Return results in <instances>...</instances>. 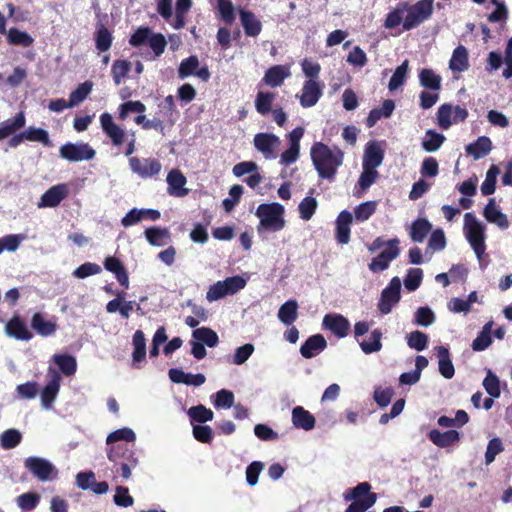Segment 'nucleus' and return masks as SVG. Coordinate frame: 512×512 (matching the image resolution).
<instances>
[{"label": "nucleus", "instance_id": "nucleus-22", "mask_svg": "<svg viewBox=\"0 0 512 512\" xmlns=\"http://www.w3.org/2000/svg\"><path fill=\"white\" fill-rule=\"evenodd\" d=\"M326 347L327 341L325 337L322 334H315L302 344L300 353L304 358L310 359L325 350Z\"/></svg>", "mask_w": 512, "mask_h": 512}, {"label": "nucleus", "instance_id": "nucleus-17", "mask_svg": "<svg viewBox=\"0 0 512 512\" xmlns=\"http://www.w3.org/2000/svg\"><path fill=\"white\" fill-rule=\"evenodd\" d=\"M322 325L338 338L346 337L350 330L348 319L341 314H326Z\"/></svg>", "mask_w": 512, "mask_h": 512}, {"label": "nucleus", "instance_id": "nucleus-7", "mask_svg": "<svg viewBox=\"0 0 512 512\" xmlns=\"http://www.w3.org/2000/svg\"><path fill=\"white\" fill-rule=\"evenodd\" d=\"M434 10V0H419L413 5L408 4L407 15L403 20V29L406 31L418 27L428 20Z\"/></svg>", "mask_w": 512, "mask_h": 512}, {"label": "nucleus", "instance_id": "nucleus-60", "mask_svg": "<svg viewBox=\"0 0 512 512\" xmlns=\"http://www.w3.org/2000/svg\"><path fill=\"white\" fill-rule=\"evenodd\" d=\"M217 8L224 23L231 25L235 22V9L230 0H217Z\"/></svg>", "mask_w": 512, "mask_h": 512}, {"label": "nucleus", "instance_id": "nucleus-48", "mask_svg": "<svg viewBox=\"0 0 512 512\" xmlns=\"http://www.w3.org/2000/svg\"><path fill=\"white\" fill-rule=\"evenodd\" d=\"M491 328L492 322H488L484 325L482 331L472 342L471 347L474 351H483L491 345Z\"/></svg>", "mask_w": 512, "mask_h": 512}, {"label": "nucleus", "instance_id": "nucleus-58", "mask_svg": "<svg viewBox=\"0 0 512 512\" xmlns=\"http://www.w3.org/2000/svg\"><path fill=\"white\" fill-rule=\"evenodd\" d=\"M22 440L21 433L16 429L5 430L0 438L1 447L5 450L15 448Z\"/></svg>", "mask_w": 512, "mask_h": 512}, {"label": "nucleus", "instance_id": "nucleus-10", "mask_svg": "<svg viewBox=\"0 0 512 512\" xmlns=\"http://www.w3.org/2000/svg\"><path fill=\"white\" fill-rule=\"evenodd\" d=\"M24 466L38 480L45 482L57 476V470L51 462L46 459L31 456L25 459Z\"/></svg>", "mask_w": 512, "mask_h": 512}, {"label": "nucleus", "instance_id": "nucleus-64", "mask_svg": "<svg viewBox=\"0 0 512 512\" xmlns=\"http://www.w3.org/2000/svg\"><path fill=\"white\" fill-rule=\"evenodd\" d=\"M376 208V201H366L359 204L354 210L355 219L360 222L368 220L375 213Z\"/></svg>", "mask_w": 512, "mask_h": 512}, {"label": "nucleus", "instance_id": "nucleus-54", "mask_svg": "<svg viewBox=\"0 0 512 512\" xmlns=\"http://www.w3.org/2000/svg\"><path fill=\"white\" fill-rule=\"evenodd\" d=\"M452 113H453V106L451 104L444 103L439 106V108L437 110V114H436L437 125L442 130H448L452 126V124H453V121L451 119Z\"/></svg>", "mask_w": 512, "mask_h": 512}, {"label": "nucleus", "instance_id": "nucleus-55", "mask_svg": "<svg viewBox=\"0 0 512 512\" xmlns=\"http://www.w3.org/2000/svg\"><path fill=\"white\" fill-rule=\"evenodd\" d=\"M382 332L380 329H375L370 334V341H362L360 347L365 354L378 352L382 348L381 343Z\"/></svg>", "mask_w": 512, "mask_h": 512}, {"label": "nucleus", "instance_id": "nucleus-32", "mask_svg": "<svg viewBox=\"0 0 512 512\" xmlns=\"http://www.w3.org/2000/svg\"><path fill=\"white\" fill-rule=\"evenodd\" d=\"M492 149V142L486 136L479 137L473 143L466 146V153L472 156L475 160L485 157Z\"/></svg>", "mask_w": 512, "mask_h": 512}, {"label": "nucleus", "instance_id": "nucleus-42", "mask_svg": "<svg viewBox=\"0 0 512 512\" xmlns=\"http://www.w3.org/2000/svg\"><path fill=\"white\" fill-rule=\"evenodd\" d=\"M275 93L268 91H259L255 99L256 111L261 115H267L272 111V104L275 100Z\"/></svg>", "mask_w": 512, "mask_h": 512}, {"label": "nucleus", "instance_id": "nucleus-63", "mask_svg": "<svg viewBox=\"0 0 512 512\" xmlns=\"http://www.w3.org/2000/svg\"><path fill=\"white\" fill-rule=\"evenodd\" d=\"M318 203L314 197H305L298 206L301 219L308 221L315 214Z\"/></svg>", "mask_w": 512, "mask_h": 512}, {"label": "nucleus", "instance_id": "nucleus-38", "mask_svg": "<svg viewBox=\"0 0 512 512\" xmlns=\"http://www.w3.org/2000/svg\"><path fill=\"white\" fill-rule=\"evenodd\" d=\"M445 140L446 137L442 133L429 129L425 132V137L422 140L421 146L426 152H435L440 149Z\"/></svg>", "mask_w": 512, "mask_h": 512}, {"label": "nucleus", "instance_id": "nucleus-24", "mask_svg": "<svg viewBox=\"0 0 512 512\" xmlns=\"http://www.w3.org/2000/svg\"><path fill=\"white\" fill-rule=\"evenodd\" d=\"M104 267L107 271L113 273L119 284L127 289L129 287V276L123 263L114 256H108L104 260Z\"/></svg>", "mask_w": 512, "mask_h": 512}, {"label": "nucleus", "instance_id": "nucleus-33", "mask_svg": "<svg viewBox=\"0 0 512 512\" xmlns=\"http://www.w3.org/2000/svg\"><path fill=\"white\" fill-rule=\"evenodd\" d=\"M419 82L425 89L438 92L442 87V78L434 70L423 68L418 74Z\"/></svg>", "mask_w": 512, "mask_h": 512}, {"label": "nucleus", "instance_id": "nucleus-6", "mask_svg": "<svg viewBox=\"0 0 512 512\" xmlns=\"http://www.w3.org/2000/svg\"><path fill=\"white\" fill-rule=\"evenodd\" d=\"M246 284V279L240 275L227 277L223 281H217L216 283L210 285L206 293V299L209 302H214L228 295H234L240 290L244 289Z\"/></svg>", "mask_w": 512, "mask_h": 512}, {"label": "nucleus", "instance_id": "nucleus-21", "mask_svg": "<svg viewBox=\"0 0 512 512\" xmlns=\"http://www.w3.org/2000/svg\"><path fill=\"white\" fill-rule=\"evenodd\" d=\"M242 27L248 37H257L262 31V23L255 13L243 8L238 9Z\"/></svg>", "mask_w": 512, "mask_h": 512}, {"label": "nucleus", "instance_id": "nucleus-57", "mask_svg": "<svg viewBox=\"0 0 512 512\" xmlns=\"http://www.w3.org/2000/svg\"><path fill=\"white\" fill-rule=\"evenodd\" d=\"M24 136L28 141L40 142L47 147L52 146L48 132L42 128L29 127L24 131Z\"/></svg>", "mask_w": 512, "mask_h": 512}, {"label": "nucleus", "instance_id": "nucleus-14", "mask_svg": "<svg viewBox=\"0 0 512 512\" xmlns=\"http://www.w3.org/2000/svg\"><path fill=\"white\" fill-rule=\"evenodd\" d=\"M48 376L50 379L41 391V403L46 409L52 407L58 395L62 380L60 373L52 367L48 369Z\"/></svg>", "mask_w": 512, "mask_h": 512}, {"label": "nucleus", "instance_id": "nucleus-51", "mask_svg": "<svg viewBox=\"0 0 512 512\" xmlns=\"http://www.w3.org/2000/svg\"><path fill=\"white\" fill-rule=\"evenodd\" d=\"M408 8L407 2H401L397 7L386 15L384 26L387 29H393L399 26L402 22V15Z\"/></svg>", "mask_w": 512, "mask_h": 512}, {"label": "nucleus", "instance_id": "nucleus-12", "mask_svg": "<svg viewBox=\"0 0 512 512\" xmlns=\"http://www.w3.org/2000/svg\"><path fill=\"white\" fill-rule=\"evenodd\" d=\"M129 166L133 173L137 174L143 179L152 178L158 175L161 171L162 165L156 158H143L130 157Z\"/></svg>", "mask_w": 512, "mask_h": 512}, {"label": "nucleus", "instance_id": "nucleus-13", "mask_svg": "<svg viewBox=\"0 0 512 512\" xmlns=\"http://www.w3.org/2000/svg\"><path fill=\"white\" fill-rule=\"evenodd\" d=\"M401 281L398 277L392 278L389 285L383 289L378 303V309L382 314L391 312L392 307L400 300Z\"/></svg>", "mask_w": 512, "mask_h": 512}, {"label": "nucleus", "instance_id": "nucleus-36", "mask_svg": "<svg viewBox=\"0 0 512 512\" xmlns=\"http://www.w3.org/2000/svg\"><path fill=\"white\" fill-rule=\"evenodd\" d=\"M449 68L454 72H463L469 68L468 51L464 46L459 45L454 49Z\"/></svg>", "mask_w": 512, "mask_h": 512}, {"label": "nucleus", "instance_id": "nucleus-3", "mask_svg": "<svg viewBox=\"0 0 512 512\" xmlns=\"http://www.w3.org/2000/svg\"><path fill=\"white\" fill-rule=\"evenodd\" d=\"M284 213V207L280 203L273 202L260 204L255 213L260 220L257 227L258 232L260 233L262 230L271 232L282 230L286 224Z\"/></svg>", "mask_w": 512, "mask_h": 512}, {"label": "nucleus", "instance_id": "nucleus-47", "mask_svg": "<svg viewBox=\"0 0 512 512\" xmlns=\"http://www.w3.org/2000/svg\"><path fill=\"white\" fill-rule=\"evenodd\" d=\"M145 237L152 246H163L164 240L169 238V231L166 228L149 227L144 231Z\"/></svg>", "mask_w": 512, "mask_h": 512}, {"label": "nucleus", "instance_id": "nucleus-28", "mask_svg": "<svg viewBox=\"0 0 512 512\" xmlns=\"http://www.w3.org/2000/svg\"><path fill=\"white\" fill-rule=\"evenodd\" d=\"M26 119L23 111L18 112L13 118L0 123V141L12 136L16 131L25 126Z\"/></svg>", "mask_w": 512, "mask_h": 512}, {"label": "nucleus", "instance_id": "nucleus-52", "mask_svg": "<svg viewBox=\"0 0 512 512\" xmlns=\"http://www.w3.org/2000/svg\"><path fill=\"white\" fill-rule=\"evenodd\" d=\"M500 173L498 166L491 165L486 173V178L481 185V192L483 195H491L495 192L497 176Z\"/></svg>", "mask_w": 512, "mask_h": 512}, {"label": "nucleus", "instance_id": "nucleus-27", "mask_svg": "<svg viewBox=\"0 0 512 512\" xmlns=\"http://www.w3.org/2000/svg\"><path fill=\"white\" fill-rule=\"evenodd\" d=\"M32 329L42 337L53 335L57 330V324L54 321L47 320L44 314L36 312L31 318Z\"/></svg>", "mask_w": 512, "mask_h": 512}, {"label": "nucleus", "instance_id": "nucleus-46", "mask_svg": "<svg viewBox=\"0 0 512 512\" xmlns=\"http://www.w3.org/2000/svg\"><path fill=\"white\" fill-rule=\"evenodd\" d=\"M192 336L201 342L206 344L208 347H215L219 342L217 333L208 327L197 328L193 331Z\"/></svg>", "mask_w": 512, "mask_h": 512}, {"label": "nucleus", "instance_id": "nucleus-31", "mask_svg": "<svg viewBox=\"0 0 512 512\" xmlns=\"http://www.w3.org/2000/svg\"><path fill=\"white\" fill-rule=\"evenodd\" d=\"M435 350L438 356L440 374L446 379H451L455 374V369L450 359L449 349L445 346H437Z\"/></svg>", "mask_w": 512, "mask_h": 512}, {"label": "nucleus", "instance_id": "nucleus-23", "mask_svg": "<svg viewBox=\"0 0 512 512\" xmlns=\"http://www.w3.org/2000/svg\"><path fill=\"white\" fill-rule=\"evenodd\" d=\"M187 180L178 169L170 171L167 175L168 193L171 196L183 197L188 194V189L184 186Z\"/></svg>", "mask_w": 512, "mask_h": 512}, {"label": "nucleus", "instance_id": "nucleus-26", "mask_svg": "<svg viewBox=\"0 0 512 512\" xmlns=\"http://www.w3.org/2000/svg\"><path fill=\"white\" fill-rule=\"evenodd\" d=\"M383 159L384 150L380 145L375 141L367 143L364 150L363 166L376 169L382 164Z\"/></svg>", "mask_w": 512, "mask_h": 512}, {"label": "nucleus", "instance_id": "nucleus-59", "mask_svg": "<svg viewBox=\"0 0 512 512\" xmlns=\"http://www.w3.org/2000/svg\"><path fill=\"white\" fill-rule=\"evenodd\" d=\"M423 279V271L420 268H410L404 278L405 288L413 292L419 288Z\"/></svg>", "mask_w": 512, "mask_h": 512}, {"label": "nucleus", "instance_id": "nucleus-5", "mask_svg": "<svg viewBox=\"0 0 512 512\" xmlns=\"http://www.w3.org/2000/svg\"><path fill=\"white\" fill-rule=\"evenodd\" d=\"M463 230L477 258L481 259L486 250L484 226L473 213L468 212L464 215Z\"/></svg>", "mask_w": 512, "mask_h": 512}, {"label": "nucleus", "instance_id": "nucleus-62", "mask_svg": "<svg viewBox=\"0 0 512 512\" xmlns=\"http://www.w3.org/2000/svg\"><path fill=\"white\" fill-rule=\"evenodd\" d=\"M8 42L12 45H21L23 47H29L33 43V38L24 31H20L17 28H11L8 32Z\"/></svg>", "mask_w": 512, "mask_h": 512}, {"label": "nucleus", "instance_id": "nucleus-45", "mask_svg": "<svg viewBox=\"0 0 512 512\" xmlns=\"http://www.w3.org/2000/svg\"><path fill=\"white\" fill-rule=\"evenodd\" d=\"M136 439L135 432L128 427L117 429L113 432H111L107 438L106 443L107 445H116V442L119 441H125V444L133 443Z\"/></svg>", "mask_w": 512, "mask_h": 512}, {"label": "nucleus", "instance_id": "nucleus-53", "mask_svg": "<svg viewBox=\"0 0 512 512\" xmlns=\"http://www.w3.org/2000/svg\"><path fill=\"white\" fill-rule=\"evenodd\" d=\"M92 88L93 83L91 81H85L79 84L69 95L70 105L74 107L83 102L92 91Z\"/></svg>", "mask_w": 512, "mask_h": 512}, {"label": "nucleus", "instance_id": "nucleus-49", "mask_svg": "<svg viewBox=\"0 0 512 512\" xmlns=\"http://www.w3.org/2000/svg\"><path fill=\"white\" fill-rule=\"evenodd\" d=\"M188 415L190 417L191 424L194 422L206 423L211 421L214 417L213 411L202 404L191 407L188 410Z\"/></svg>", "mask_w": 512, "mask_h": 512}, {"label": "nucleus", "instance_id": "nucleus-35", "mask_svg": "<svg viewBox=\"0 0 512 512\" xmlns=\"http://www.w3.org/2000/svg\"><path fill=\"white\" fill-rule=\"evenodd\" d=\"M289 75L288 68L282 65H275L266 71L263 81L271 87H278Z\"/></svg>", "mask_w": 512, "mask_h": 512}, {"label": "nucleus", "instance_id": "nucleus-11", "mask_svg": "<svg viewBox=\"0 0 512 512\" xmlns=\"http://www.w3.org/2000/svg\"><path fill=\"white\" fill-rule=\"evenodd\" d=\"M400 253L399 240L397 238L387 241V248L369 263V269L373 273L382 272L389 267L390 262L398 257Z\"/></svg>", "mask_w": 512, "mask_h": 512}, {"label": "nucleus", "instance_id": "nucleus-9", "mask_svg": "<svg viewBox=\"0 0 512 512\" xmlns=\"http://www.w3.org/2000/svg\"><path fill=\"white\" fill-rule=\"evenodd\" d=\"M281 144L280 138L268 132H260L254 135L253 145L265 159L272 160L277 157V150Z\"/></svg>", "mask_w": 512, "mask_h": 512}, {"label": "nucleus", "instance_id": "nucleus-4", "mask_svg": "<svg viewBox=\"0 0 512 512\" xmlns=\"http://www.w3.org/2000/svg\"><path fill=\"white\" fill-rule=\"evenodd\" d=\"M369 482H361L343 494L345 501H351L345 512H365L377 501V494L371 491Z\"/></svg>", "mask_w": 512, "mask_h": 512}, {"label": "nucleus", "instance_id": "nucleus-30", "mask_svg": "<svg viewBox=\"0 0 512 512\" xmlns=\"http://www.w3.org/2000/svg\"><path fill=\"white\" fill-rule=\"evenodd\" d=\"M483 215L487 221L496 224L501 229H507L509 227V221L507 216L502 213L495 205V200L492 198L485 206Z\"/></svg>", "mask_w": 512, "mask_h": 512}, {"label": "nucleus", "instance_id": "nucleus-44", "mask_svg": "<svg viewBox=\"0 0 512 512\" xmlns=\"http://www.w3.org/2000/svg\"><path fill=\"white\" fill-rule=\"evenodd\" d=\"M113 41L112 33L103 24L97 27L95 32V45L100 52H106L111 48Z\"/></svg>", "mask_w": 512, "mask_h": 512}, {"label": "nucleus", "instance_id": "nucleus-15", "mask_svg": "<svg viewBox=\"0 0 512 512\" xmlns=\"http://www.w3.org/2000/svg\"><path fill=\"white\" fill-rule=\"evenodd\" d=\"M69 194L68 185L65 183L57 184L50 187L41 196L38 207H57Z\"/></svg>", "mask_w": 512, "mask_h": 512}, {"label": "nucleus", "instance_id": "nucleus-2", "mask_svg": "<svg viewBox=\"0 0 512 512\" xmlns=\"http://www.w3.org/2000/svg\"><path fill=\"white\" fill-rule=\"evenodd\" d=\"M107 458L113 462V470L120 473L124 479H129L131 470L139 464L133 445L116 444L107 449Z\"/></svg>", "mask_w": 512, "mask_h": 512}, {"label": "nucleus", "instance_id": "nucleus-39", "mask_svg": "<svg viewBox=\"0 0 512 512\" xmlns=\"http://www.w3.org/2000/svg\"><path fill=\"white\" fill-rule=\"evenodd\" d=\"M192 5V0H176L175 19L172 23V27L175 30H180L185 27L186 14L189 12Z\"/></svg>", "mask_w": 512, "mask_h": 512}, {"label": "nucleus", "instance_id": "nucleus-1", "mask_svg": "<svg viewBox=\"0 0 512 512\" xmlns=\"http://www.w3.org/2000/svg\"><path fill=\"white\" fill-rule=\"evenodd\" d=\"M310 154L313 165L322 179H333L344 158V153L340 148L331 149L322 142L314 143Z\"/></svg>", "mask_w": 512, "mask_h": 512}, {"label": "nucleus", "instance_id": "nucleus-16", "mask_svg": "<svg viewBox=\"0 0 512 512\" xmlns=\"http://www.w3.org/2000/svg\"><path fill=\"white\" fill-rule=\"evenodd\" d=\"M322 96V86L316 80L309 79L304 82L302 93L299 96L300 105L303 108H310L316 105Z\"/></svg>", "mask_w": 512, "mask_h": 512}, {"label": "nucleus", "instance_id": "nucleus-34", "mask_svg": "<svg viewBox=\"0 0 512 512\" xmlns=\"http://www.w3.org/2000/svg\"><path fill=\"white\" fill-rule=\"evenodd\" d=\"M432 230V224L426 218H417L412 222L410 238L413 242L422 243Z\"/></svg>", "mask_w": 512, "mask_h": 512}, {"label": "nucleus", "instance_id": "nucleus-29", "mask_svg": "<svg viewBox=\"0 0 512 512\" xmlns=\"http://www.w3.org/2000/svg\"><path fill=\"white\" fill-rule=\"evenodd\" d=\"M292 423L296 428L305 431L312 430L315 427V417L302 406H296L292 410Z\"/></svg>", "mask_w": 512, "mask_h": 512}, {"label": "nucleus", "instance_id": "nucleus-18", "mask_svg": "<svg viewBox=\"0 0 512 512\" xmlns=\"http://www.w3.org/2000/svg\"><path fill=\"white\" fill-rule=\"evenodd\" d=\"M102 130L110 138L114 146H120L124 142L125 131L114 123L111 114L105 112L100 115Z\"/></svg>", "mask_w": 512, "mask_h": 512}, {"label": "nucleus", "instance_id": "nucleus-40", "mask_svg": "<svg viewBox=\"0 0 512 512\" xmlns=\"http://www.w3.org/2000/svg\"><path fill=\"white\" fill-rule=\"evenodd\" d=\"M298 303L296 300H288L278 311L279 320L285 325H291L298 317Z\"/></svg>", "mask_w": 512, "mask_h": 512}, {"label": "nucleus", "instance_id": "nucleus-37", "mask_svg": "<svg viewBox=\"0 0 512 512\" xmlns=\"http://www.w3.org/2000/svg\"><path fill=\"white\" fill-rule=\"evenodd\" d=\"M132 343L134 346L132 353L133 366L137 367L136 363L144 361L146 357V339L142 330H136L133 334Z\"/></svg>", "mask_w": 512, "mask_h": 512}, {"label": "nucleus", "instance_id": "nucleus-43", "mask_svg": "<svg viewBox=\"0 0 512 512\" xmlns=\"http://www.w3.org/2000/svg\"><path fill=\"white\" fill-rule=\"evenodd\" d=\"M53 361L66 376H71L76 372L77 363L75 357L72 355L55 354Z\"/></svg>", "mask_w": 512, "mask_h": 512}, {"label": "nucleus", "instance_id": "nucleus-61", "mask_svg": "<svg viewBox=\"0 0 512 512\" xmlns=\"http://www.w3.org/2000/svg\"><path fill=\"white\" fill-rule=\"evenodd\" d=\"M483 387L492 398H498L501 395L499 378L491 371L488 370L486 377L483 380Z\"/></svg>", "mask_w": 512, "mask_h": 512}, {"label": "nucleus", "instance_id": "nucleus-19", "mask_svg": "<svg viewBox=\"0 0 512 512\" xmlns=\"http://www.w3.org/2000/svg\"><path fill=\"white\" fill-rule=\"evenodd\" d=\"M5 332L9 337L16 340L29 341L33 338L32 332L29 331L24 320L14 315L5 325Z\"/></svg>", "mask_w": 512, "mask_h": 512}, {"label": "nucleus", "instance_id": "nucleus-41", "mask_svg": "<svg viewBox=\"0 0 512 512\" xmlns=\"http://www.w3.org/2000/svg\"><path fill=\"white\" fill-rule=\"evenodd\" d=\"M131 66V62L126 59H117L113 62L111 75L116 86H119L123 79L128 76Z\"/></svg>", "mask_w": 512, "mask_h": 512}, {"label": "nucleus", "instance_id": "nucleus-56", "mask_svg": "<svg viewBox=\"0 0 512 512\" xmlns=\"http://www.w3.org/2000/svg\"><path fill=\"white\" fill-rule=\"evenodd\" d=\"M199 67L198 57L191 55L186 59H183L178 68V77L185 79L191 75H194L196 69Z\"/></svg>", "mask_w": 512, "mask_h": 512}, {"label": "nucleus", "instance_id": "nucleus-50", "mask_svg": "<svg viewBox=\"0 0 512 512\" xmlns=\"http://www.w3.org/2000/svg\"><path fill=\"white\" fill-rule=\"evenodd\" d=\"M408 70H409V61L406 59L402 62L401 65H399L395 69L392 77L390 78L389 84H388V88L390 91H394L404 84L405 79L407 77Z\"/></svg>", "mask_w": 512, "mask_h": 512}, {"label": "nucleus", "instance_id": "nucleus-25", "mask_svg": "<svg viewBox=\"0 0 512 512\" xmlns=\"http://www.w3.org/2000/svg\"><path fill=\"white\" fill-rule=\"evenodd\" d=\"M428 438L434 445L447 448L460 440V434L456 430L441 432L438 429H432L428 433Z\"/></svg>", "mask_w": 512, "mask_h": 512}, {"label": "nucleus", "instance_id": "nucleus-20", "mask_svg": "<svg viewBox=\"0 0 512 512\" xmlns=\"http://www.w3.org/2000/svg\"><path fill=\"white\" fill-rule=\"evenodd\" d=\"M353 221L352 214L347 211L343 210L339 213L336 219V231H335V238L338 243L340 244H348L350 241V225Z\"/></svg>", "mask_w": 512, "mask_h": 512}, {"label": "nucleus", "instance_id": "nucleus-8", "mask_svg": "<svg viewBox=\"0 0 512 512\" xmlns=\"http://www.w3.org/2000/svg\"><path fill=\"white\" fill-rule=\"evenodd\" d=\"M59 155L69 162H80L93 159L96 151L88 143L67 142L60 147Z\"/></svg>", "mask_w": 512, "mask_h": 512}]
</instances>
